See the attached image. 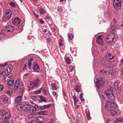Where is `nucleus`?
<instances>
[{"label":"nucleus","mask_w":123,"mask_h":123,"mask_svg":"<svg viewBox=\"0 0 123 123\" xmlns=\"http://www.w3.org/2000/svg\"><path fill=\"white\" fill-rule=\"evenodd\" d=\"M12 92V90L11 89H9L5 92V93L9 95H11Z\"/></svg>","instance_id":"29"},{"label":"nucleus","mask_w":123,"mask_h":123,"mask_svg":"<svg viewBox=\"0 0 123 123\" xmlns=\"http://www.w3.org/2000/svg\"><path fill=\"white\" fill-rule=\"evenodd\" d=\"M12 67L11 65H9L8 67L7 68L6 71L8 73H10L12 71Z\"/></svg>","instance_id":"27"},{"label":"nucleus","mask_w":123,"mask_h":123,"mask_svg":"<svg viewBox=\"0 0 123 123\" xmlns=\"http://www.w3.org/2000/svg\"><path fill=\"white\" fill-rule=\"evenodd\" d=\"M86 116L87 117L88 119V120H90L91 119V117L90 116V115L89 113L86 114Z\"/></svg>","instance_id":"49"},{"label":"nucleus","mask_w":123,"mask_h":123,"mask_svg":"<svg viewBox=\"0 0 123 123\" xmlns=\"http://www.w3.org/2000/svg\"><path fill=\"white\" fill-rule=\"evenodd\" d=\"M29 123H37V122L34 120H32L31 122Z\"/></svg>","instance_id":"61"},{"label":"nucleus","mask_w":123,"mask_h":123,"mask_svg":"<svg viewBox=\"0 0 123 123\" xmlns=\"http://www.w3.org/2000/svg\"><path fill=\"white\" fill-rule=\"evenodd\" d=\"M39 12L41 14H43L46 12V11L42 7H40L39 9Z\"/></svg>","instance_id":"24"},{"label":"nucleus","mask_w":123,"mask_h":123,"mask_svg":"<svg viewBox=\"0 0 123 123\" xmlns=\"http://www.w3.org/2000/svg\"><path fill=\"white\" fill-rule=\"evenodd\" d=\"M116 122H123V119L122 117H120L116 120Z\"/></svg>","instance_id":"34"},{"label":"nucleus","mask_w":123,"mask_h":123,"mask_svg":"<svg viewBox=\"0 0 123 123\" xmlns=\"http://www.w3.org/2000/svg\"><path fill=\"white\" fill-rule=\"evenodd\" d=\"M100 71V73L104 75L106 74L108 72L107 71L104 70H101Z\"/></svg>","instance_id":"32"},{"label":"nucleus","mask_w":123,"mask_h":123,"mask_svg":"<svg viewBox=\"0 0 123 123\" xmlns=\"http://www.w3.org/2000/svg\"><path fill=\"white\" fill-rule=\"evenodd\" d=\"M75 67L74 66H70L69 67V71L70 72H72V71L73 70H75Z\"/></svg>","instance_id":"36"},{"label":"nucleus","mask_w":123,"mask_h":123,"mask_svg":"<svg viewBox=\"0 0 123 123\" xmlns=\"http://www.w3.org/2000/svg\"><path fill=\"white\" fill-rule=\"evenodd\" d=\"M39 22L41 24H42L44 23V21L42 19H40V20Z\"/></svg>","instance_id":"54"},{"label":"nucleus","mask_w":123,"mask_h":123,"mask_svg":"<svg viewBox=\"0 0 123 123\" xmlns=\"http://www.w3.org/2000/svg\"><path fill=\"white\" fill-rule=\"evenodd\" d=\"M122 1L121 0H113V3L114 2L122 3Z\"/></svg>","instance_id":"46"},{"label":"nucleus","mask_w":123,"mask_h":123,"mask_svg":"<svg viewBox=\"0 0 123 123\" xmlns=\"http://www.w3.org/2000/svg\"><path fill=\"white\" fill-rule=\"evenodd\" d=\"M9 4L12 7L14 8L16 7L15 4L13 2H10L9 3Z\"/></svg>","instance_id":"33"},{"label":"nucleus","mask_w":123,"mask_h":123,"mask_svg":"<svg viewBox=\"0 0 123 123\" xmlns=\"http://www.w3.org/2000/svg\"><path fill=\"white\" fill-rule=\"evenodd\" d=\"M68 37L69 39L71 40L73 37V36L72 34H70L68 35Z\"/></svg>","instance_id":"42"},{"label":"nucleus","mask_w":123,"mask_h":123,"mask_svg":"<svg viewBox=\"0 0 123 123\" xmlns=\"http://www.w3.org/2000/svg\"><path fill=\"white\" fill-rule=\"evenodd\" d=\"M3 86L0 84V91H2L3 90Z\"/></svg>","instance_id":"50"},{"label":"nucleus","mask_w":123,"mask_h":123,"mask_svg":"<svg viewBox=\"0 0 123 123\" xmlns=\"http://www.w3.org/2000/svg\"><path fill=\"white\" fill-rule=\"evenodd\" d=\"M14 81L13 79H11L8 81L7 83V86L10 87L12 86L14 84Z\"/></svg>","instance_id":"21"},{"label":"nucleus","mask_w":123,"mask_h":123,"mask_svg":"<svg viewBox=\"0 0 123 123\" xmlns=\"http://www.w3.org/2000/svg\"><path fill=\"white\" fill-rule=\"evenodd\" d=\"M96 87L99 89L101 88L104 84L105 81L102 78H98L97 79Z\"/></svg>","instance_id":"4"},{"label":"nucleus","mask_w":123,"mask_h":123,"mask_svg":"<svg viewBox=\"0 0 123 123\" xmlns=\"http://www.w3.org/2000/svg\"><path fill=\"white\" fill-rule=\"evenodd\" d=\"M59 46H62V42H59Z\"/></svg>","instance_id":"60"},{"label":"nucleus","mask_w":123,"mask_h":123,"mask_svg":"<svg viewBox=\"0 0 123 123\" xmlns=\"http://www.w3.org/2000/svg\"><path fill=\"white\" fill-rule=\"evenodd\" d=\"M116 91H118L119 92H121V89L120 87H118V88H117L116 90H115Z\"/></svg>","instance_id":"52"},{"label":"nucleus","mask_w":123,"mask_h":123,"mask_svg":"<svg viewBox=\"0 0 123 123\" xmlns=\"http://www.w3.org/2000/svg\"><path fill=\"white\" fill-rule=\"evenodd\" d=\"M48 42L49 43L51 42V40L49 38H47V39Z\"/></svg>","instance_id":"55"},{"label":"nucleus","mask_w":123,"mask_h":123,"mask_svg":"<svg viewBox=\"0 0 123 123\" xmlns=\"http://www.w3.org/2000/svg\"><path fill=\"white\" fill-rule=\"evenodd\" d=\"M6 71L5 72L3 70H0V74L1 75H3L4 73H5Z\"/></svg>","instance_id":"51"},{"label":"nucleus","mask_w":123,"mask_h":123,"mask_svg":"<svg viewBox=\"0 0 123 123\" xmlns=\"http://www.w3.org/2000/svg\"><path fill=\"white\" fill-rule=\"evenodd\" d=\"M114 35H109L106 37L105 40L106 42L110 43L112 42L114 38Z\"/></svg>","instance_id":"7"},{"label":"nucleus","mask_w":123,"mask_h":123,"mask_svg":"<svg viewBox=\"0 0 123 123\" xmlns=\"http://www.w3.org/2000/svg\"><path fill=\"white\" fill-rule=\"evenodd\" d=\"M52 94L56 98H57L58 96L57 93L55 92H52Z\"/></svg>","instance_id":"39"},{"label":"nucleus","mask_w":123,"mask_h":123,"mask_svg":"<svg viewBox=\"0 0 123 123\" xmlns=\"http://www.w3.org/2000/svg\"><path fill=\"white\" fill-rule=\"evenodd\" d=\"M0 112L3 114L2 116L3 118L5 119H7L11 116V114L9 112H5L4 111L1 110L0 111Z\"/></svg>","instance_id":"5"},{"label":"nucleus","mask_w":123,"mask_h":123,"mask_svg":"<svg viewBox=\"0 0 123 123\" xmlns=\"http://www.w3.org/2000/svg\"><path fill=\"white\" fill-rule=\"evenodd\" d=\"M21 20L20 18L18 17H16L13 21V24L15 25H16L17 24H19L21 23Z\"/></svg>","instance_id":"18"},{"label":"nucleus","mask_w":123,"mask_h":123,"mask_svg":"<svg viewBox=\"0 0 123 123\" xmlns=\"http://www.w3.org/2000/svg\"><path fill=\"white\" fill-rule=\"evenodd\" d=\"M83 94L81 93L80 96V100L81 101H83L84 100V99H83Z\"/></svg>","instance_id":"41"},{"label":"nucleus","mask_w":123,"mask_h":123,"mask_svg":"<svg viewBox=\"0 0 123 123\" xmlns=\"http://www.w3.org/2000/svg\"><path fill=\"white\" fill-rule=\"evenodd\" d=\"M42 92V89L41 88L39 90H37L35 91V94H39L40 93Z\"/></svg>","instance_id":"37"},{"label":"nucleus","mask_w":123,"mask_h":123,"mask_svg":"<svg viewBox=\"0 0 123 123\" xmlns=\"http://www.w3.org/2000/svg\"><path fill=\"white\" fill-rule=\"evenodd\" d=\"M39 82V80L38 78H37L34 81L30 82L28 85V91H31L34 88L38 87Z\"/></svg>","instance_id":"2"},{"label":"nucleus","mask_w":123,"mask_h":123,"mask_svg":"<svg viewBox=\"0 0 123 123\" xmlns=\"http://www.w3.org/2000/svg\"><path fill=\"white\" fill-rule=\"evenodd\" d=\"M115 71L114 70H111L109 71V72L112 75H114L115 74Z\"/></svg>","instance_id":"44"},{"label":"nucleus","mask_w":123,"mask_h":123,"mask_svg":"<svg viewBox=\"0 0 123 123\" xmlns=\"http://www.w3.org/2000/svg\"><path fill=\"white\" fill-rule=\"evenodd\" d=\"M33 14L37 18H38V15L37 14H36V13H35V12L33 11Z\"/></svg>","instance_id":"53"},{"label":"nucleus","mask_w":123,"mask_h":123,"mask_svg":"<svg viewBox=\"0 0 123 123\" xmlns=\"http://www.w3.org/2000/svg\"><path fill=\"white\" fill-rule=\"evenodd\" d=\"M33 70L36 72H38L40 71V68L38 64L37 63H34L32 66Z\"/></svg>","instance_id":"8"},{"label":"nucleus","mask_w":123,"mask_h":123,"mask_svg":"<svg viewBox=\"0 0 123 123\" xmlns=\"http://www.w3.org/2000/svg\"><path fill=\"white\" fill-rule=\"evenodd\" d=\"M39 114L41 115H45L47 114H48V112L47 111H41L39 112Z\"/></svg>","instance_id":"26"},{"label":"nucleus","mask_w":123,"mask_h":123,"mask_svg":"<svg viewBox=\"0 0 123 123\" xmlns=\"http://www.w3.org/2000/svg\"><path fill=\"white\" fill-rule=\"evenodd\" d=\"M7 78H6V75H5L4 77V78H3V79L5 81H7Z\"/></svg>","instance_id":"56"},{"label":"nucleus","mask_w":123,"mask_h":123,"mask_svg":"<svg viewBox=\"0 0 123 123\" xmlns=\"http://www.w3.org/2000/svg\"><path fill=\"white\" fill-rule=\"evenodd\" d=\"M51 106L50 104L48 105H44L42 106H38L37 108L40 109L41 110H43L47 108L50 107Z\"/></svg>","instance_id":"19"},{"label":"nucleus","mask_w":123,"mask_h":123,"mask_svg":"<svg viewBox=\"0 0 123 123\" xmlns=\"http://www.w3.org/2000/svg\"><path fill=\"white\" fill-rule=\"evenodd\" d=\"M23 95L22 94L16 97L15 99V102L16 103H19L22 100Z\"/></svg>","instance_id":"16"},{"label":"nucleus","mask_w":123,"mask_h":123,"mask_svg":"<svg viewBox=\"0 0 123 123\" xmlns=\"http://www.w3.org/2000/svg\"><path fill=\"white\" fill-rule=\"evenodd\" d=\"M75 90L77 92H80L79 87L78 86H76L75 88Z\"/></svg>","instance_id":"40"},{"label":"nucleus","mask_w":123,"mask_h":123,"mask_svg":"<svg viewBox=\"0 0 123 123\" xmlns=\"http://www.w3.org/2000/svg\"><path fill=\"white\" fill-rule=\"evenodd\" d=\"M51 85L52 89L54 90H56L58 88V86H57L56 84L55 83H52Z\"/></svg>","instance_id":"23"},{"label":"nucleus","mask_w":123,"mask_h":123,"mask_svg":"<svg viewBox=\"0 0 123 123\" xmlns=\"http://www.w3.org/2000/svg\"><path fill=\"white\" fill-rule=\"evenodd\" d=\"M120 62L121 63H123V58L121 59Z\"/></svg>","instance_id":"63"},{"label":"nucleus","mask_w":123,"mask_h":123,"mask_svg":"<svg viewBox=\"0 0 123 123\" xmlns=\"http://www.w3.org/2000/svg\"><path fill=\"white\" fill-rule=\"evenodd\" d=\"M63 98L64 99L66 100V98L65 97H66V93L63 90Z\"/></svg>","instance_id":"48"},{"label":"nucleus","mask_w":123,"mask_h":123,"mask_svg":"<svg viewBox=\"0 0 123 123\" xmlns=\"http://www.w3.org/2000/svg\"><path fill=\"white\" fill-rule=\"evenodd\" d=\"M17 109L20 111H21L22 110H23V106L21 104H18L17 105Z\"/></svg>","instance_id":"25"},{"label":"nucleus","mask_w":123,"mask_h":123,"mask_svg":"<svg viewBox=\"0 0 123 123\" xmlns=\"http://www.w3.org/2000/svg\"><path fill=\"white\" fill-rule=\"evenodd\" d=\"M41 89H42V91L44 94L46 95V90L44 88H41Z\"/></svg>","instance_id":"45"},{"label":"nucleus","mask_w":123,"mask_h":123,"mask_svg":"<svg viewBox=\"0 0 123 123\" xmlns=\"http://www.w3.org/2000/svg\"><path fill=\"white\" fill-rule=\"evenodd\" d=\"M5 29L6 32H11L13 30L14 28L12 25H8L6 26Z\"/></svg>","instance_id":"17"},{"label":"nucleus","mask_w":123,"mask_h":123,"mask_svg":"<svg viewBox=\"0 0 123 123\" xmlns=\"http://www.w3.org/2000/svg\"><path fill=\"white\" fill-rule=\"evenodd\" d=\"M2 123H9V122L8 121L6 120L3 122Z\"/></svg>","instance_id":"59"},{"label":"nucleus","mask_w":123,"mask_h":123,"mask_svg":"<svg viewBox=\"0 0 123 123\" xmlns=\"http://www.w3.org/2000/svg\"><path fill=\"white\" fill-rule=\"evenodd\" d=\"M100 97H101L103 99H104V96L103 95L101 94L100 95Z\"/></svg>","instance_id":"62"},{"label":"nucleus","mask_w":123,"mask_h":123,"mask_svg":"<svg viewBox=\"0 0 123 123\" xmlns=\"http://www.w3.org/2000/svg\"><path fill=\"white\" fill-rule=\"evenodd\" d=\"M105 93L109 99L113 101L115 99L114 96L111 89H109L105 90Z\"/></svg>","instance_id":"3"},{"label":"nucleus","mask_w":123,"mask_h":123,"mask_svg":"<svg viewBox=\"0 0 123 123\" xmlns=\"http://www.w3.org/2000/svg\"><path fill=\"white\" fill-rule=\"evenodd\" d=\"M53 119H51V121L49 123H53Z\"/></svg>","instance_id":"64"},{"label":"nucleus","mask_w":123,"mask_h":123,"mask_svg":"<svg viewBox=\"0 0 123 123\" xmlns=\"http://www.w3.org/2000/svg\"><path fill=\"white\" fill-rule=\"evenodd\" d=\"M73 98L74 102V103H75V102H77L79 101V99L77 98L75 96H73Z\"/></svg>","instance_id":"38"},{"label":"nucleus","mask_w":123,"mask_h":123,"mask_svg":"<svg viewBox=\"0 0 123 123\" xmlns=\"http://www.w3.org/2000/svg\"><path fill=\"white\" fill-rule=\"evenodd\" d=\"M118 83L117 82H115L113 85V88L116 90L118 88Z\"/></svg>","instance_id":"30"},{"label":"nucleus","mask_w":123,"mask_h":123,"mask_svg":"<svg viewBox=\"0 0 123 123\" xmlns=\"http://www.w3.org/2000/svg\"><path fill=\"white\" fill-rule=\"evenodd\" d=\"M117 29L115 26H113L111 28V34L114 35L115 33L116 32Z\"/></svg>","instance_id":"20"},{"label":"nucleus","mask_w":123,"mask_h":123,"mask_svg":"<svg viewBox=\"0 0 123 123\" xmlns=\"http://www.w3.org/2000/svg\"><path fill=\"white\" fill-rule=\"evenodd\" d=\"M102 60L101 61V63L103 66L106 67L107 64V63L104 60L103 58H102Z\"/></svg>","instance_id":"28"},{"label":"nucleus","mask_w":123,"mask_h":123,"mask_svg":"<svg viewBox=\"0 0 123 123\" xmlns=\"http://www.w3.org/2000/svg\"><path fill=\"white\" fill-rule=\"evenodd\" d=\"M19 80H17L15 83L14 88L16 90H17L19 86Z\"/></svg>","instance_id":"22"},{"label":"nucleus","mask_w":123,"mask_h":123,"mask_svg":"<svg viewBox=\"0 0 123 123\" xmlns=\"http://www.w3.org/2000/svg\"><path fill=\"white\" fill-rule=\"evenodd\" d=\"M12 12L9 9H7L6 12L5 18L8 20L12 16Z\"/></svg>","instance_id":"9"},{"label":"nucleus","mask_w":123,"mask_h":123,"mask_svg":"<svg viewBox=\"0 0 123 123\" xmlns=\"http://www.w3.org/2000/svg\"><path fill=\"white\" fill-rule=\"evenodd\" d=\"M106 58L107 60L110 62H113L114 61V55L110 53H107Z\"/></svg>","instance_id":"6"},{"label":"nucleus","mask_w":123,"mask_h":123,"mask_svg":"<svg viewBox=\"0 0 123 123\" xmlns=\"http://www.w3.org/2000/svg\"><path fill=\"white\" fill-rule=\"evenodd\" d=\"M36 120L38 123H43L44 122V119L42 116H39L36 118Z\"/></svg>","instance_id":"15"},{"label":"nucleus","mask_w":123,"mask_h":123,"mask_svg":"<svg viewBox=\"0 0 123 123\" xmlns=\"http://www.w3.org/2000/svg\"><path fill=\"white\" fill-rule=\"evenodd\" d=\"M103 36H100L97 38L96 42L97 43L100 45L104 44L103 41L102 40Z\"/></svg>","instance_id":"11"},{"label":"nucleus","mask_w":123,"mask_h":123,"mask_svg":"<svg viewBox=\"0 0 123 123\" xmlns=\"http://www.w3.org/2000/svg\"><path fill=\"white\" fill-rule=\"evenodd\" d=\"M7 65V63H5L4 64H1L0 65V67H3L5 66H6Z\"/></svg>","instance_id":"47"},{"label":"nucleus","mask_w":123,"mask_h":123,"mask_svg":"<svg viewBox=\"0 0 123 123\" xmlns=\"http://www.w3.org/2000/svg\"><path fill=\"white\" fill-rule=\"evenodd\" d=\"M28 65L29 67H31V63L28 62Z\"/></svg>","instance_id":"58"},{"label":"nucleus","mask_w":123,"mask_h":123,"mask_svg":"<svg viewBox=\"0 0 123 123\" xmlns=\"http://www.w3.org/2000/svg\"><path fill=\"white\" fill-rule=\"evenodd\" d=\"M12 76L11 74H8L6 75V78L7 81H9L11 79Z\"/></svg>","instance_id":"35"},{"label":"nucleus","mask_w":123,"mask_h":123,"mask_svg":"<svg viewBox=\"0 0 123 123\" xmlns=\"http://www.w3.org/2000/svg\"><path fill=\"white\" fill-rule=\"evenodd\" d=\"M8 98L6 97L3 98H0V105H2L6 104L8 102Z\"/></svg>","instance_id":"10"},{"label":"nucleus","mask_w":123,"mask_h":123,"mask_svg":"<svg viewBox=\"0 0 123 123\" xmlns=\"http://www.w3.org/2000/svg\"><path fill=\"white\" fill-rule=\"evenodd\" d=\"M116 106V105L115 103L108 101L107 102L105 107L107 110L111 111L110 112L111 115H114L117 113L116 111L113 109Z\"/></svg>","instance_id":"1"},{"label":"nucleus","mask_w":123,"mask_h":123,"mask_svg":"<svg viewBox=\"0 0 123 123\" xmlns=\"http://www.w3.org/2000/svg\"><path fill=\"white\" fill-rule=\"evenodd\" d=\"M122 3L119 2L113 3V6L115 9L117 10L120 9L121 8Z\"/></svg>","instance_id":"14"},{"label":"nucleus","mask_w":123,"mask_h":123,"mask_svg":"<svg viewBox=\"0 0 123 123\" xmlns=\"http://www.w3.org/2000/svg\"><path fill=\"white\" fill-rule=\"evenodd\" d=\"M40 98L41 99L42 101L46 102V101H45V98L43 97V96H40Z\"/></svg>","instance_id":"43"},{"label":"nucleus","mask_w":123,"mask_h":123,"mask_svg":"<svg viewBox=\"0 0 123 123\" xmlns=\"http://www.w3.org/2000/svg\"><path fill=\"white\" fill-rule=\"evenodd\" d=\"M33 59L32 58H31L29 60L28 62H31L33 61Z\"/></svg>","instance_id":"57"},{"label":"nucleus","mask_w":123,"mask_h":123,"mask_svg":"<svg viewBox=\"0 0 123 123\" xmlns=\"http://www.w3.org/2000/svg\"><path fill=\"white\" fill-rule=\"evenodd\" d=\"M38 107V106L35 104L34 106L31 105L28 111L31 113L34 112L36 111Z\"/></svg>","instance_id":"12"},{"label":"nucleus","mask_w":123,"mask_h":123,"mask_svg":"<svg viewBox=\"0 0 123 123\" xmlns=\"http://www.w3.org/2000/svg\"><path fill=\"white\" fill-rule=\"evenodd\" d=\"M65 59L67 64H69L71 62V60L68 57H65Z\"/></svg>","instance_id":"31"},{"label":"nucleus","mask_w":123,"mask_h":123,"mask_svg":"<svg viewBox=\"0 0 123 123\" xmlns=\"http://www.w3.org/2000/svg\"><path fill=\"white\" fill-rule=\"evenodd\" d=\"M31 105L28 103L25 104L23 105V110L25 111H28Z\"/></svg>","instance_id":"13"}]
</instances>
